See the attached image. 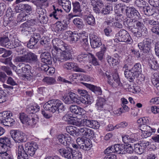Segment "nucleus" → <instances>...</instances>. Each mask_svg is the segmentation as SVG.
<instances>
[{"instance_id":"nucleus-55","label":"nucleus","mask_w":159,"mask_h":159,"mask_svg":"<svg viewBox=\"0 0 159 159\" xmlns=\"http://www.w3.org/2000/svg\"><path fill=\"white\" fill-rule=\"evenodd\" d=\"M135 3L138 7L143 8V10L146 7V2L143 0H136Z\"/></svg>"},{"instance_id":"nucleus-44","label":"nucleus","mask_w":159,"mask_h":159,"mask_svg":"<svg viewBox=\"0 0 159 159\" xmlns=\"http://www.w3.org/2000/svg\"><path fill=\"white\" fill-rule=\"evenodd\" d=\"M40 107L39 106L36 105L35 106H31L27 107L26 108V111L30 114L39 111Z\"/></svg>"},{"instance_id":"nucleus-14","label":"nucleus","mask_w":159,"mask_h":159,"mask_svg":"<svg viewBox=\"0 0 159 159\" xmlns=\"http://www.w3.org/2000/svg\"><path fill=\"white\" fill-rule=\"evenodd\" d=\"M123 147L122 145L116 144L109 147L105 150L104 152L107 154L112 152H116L119 154L121 153V151L123 150Z\"/></svg>"},{"instance_id":"nucleus-3","label":"nucleus","mask_w":159,"mask_h":159,"mask_svg":"<svg viewBox=\"0 0 159 159\" xmlns=\"http://www.w3.org/2000/svg\"><path fill=\"white\" fill-rule=\"evenodd\" d=\"M52 43L53 48L52 50V53L53 56H56L58 53L68 49L67 45L60 39H54Z\"/></svg>"},{"instance_id":"nucleus-30","label":"nucleus","mask_w":159,"mask_h":159,"mask_svg":"<svg viewBox=\"0 0 159 159\" xmlns=\"http://www.w3.org/2000/svg\"><path fill=\"white\" fill-rule=\"evenodd\" d=\"M106 100L102 98H98L96 101V107L98 110H103L104 107L105 106Z\"/></svg>"},{"instance_id":"nucleus-37","label":"nucleus","mask_w":159,"mask_h":159,"mask_svg":"<svg viewBox=\"0 0 159 159\" xmlns=\"http://www.w3.org/2000/svg\"><path fill=\"white\" fill-rule=\"evenodd\" d=\"M70 110L73 113L80 115L82 113L83 109L77 106L72 105L70 106Z\"/></svg>"},{"instance_id":"nucleus-47","label":"nucleus","mask_w":159,"mask_h":159,"mask_svg":"<svg viewBox=\"0 0 159 159\" xmlns=\"http://www.w3.org/2000/svg\"><path fill=\"white\" fill-rule=\"evenodd\" d=\"M28 15L25 13L22 12L20 13L17 16V20L18 22L24 21L26 20Z\"/></svg>"},{"instance_id":"nucleus-18","label":"nucleus","mask_w":159,"mask_h":159,"mask_svg":"<svg viewBox=\"0 0 159 159\" xmlns=\"http://www.w3.org/2000/svg\"><path fill=\"white\" fill-rule=\"evenodd\" d=\"M16 154L18 159H28V155L24 150L22 144H19L17 147Z\"/></svg>"},{"instance_id":"nucleus-11","label":"nucleus","mask_w":159,"mask_h":159,"mask_svg":"<svg viewBox=\"0 0 159 159\" xmlns=\"http://www.w3.org/2000/svg\"><path fill=\"white\" fill-rule=\"evenodd\" d=\"M35 24V21L34 19H31L21 24L20 26L22 33L26 34L30 32L31 30V26Z\"/></svg>"},{"instance_id":"nucleus-53","label":"nucleus","mask_w":159,"mask_h":159,"mask_svg":"<svg viewBox=\"0 0 159 159\" xmlns=\"http://www.w3.org/2000/svg\"><path fill=\"white\" fill-rule=\"evenodd\" d=\"M81 42L82 43L83 45L86 47L88 45V38L87 36H85L84 34H82L81 37V39H80Z\"/></svg>"},{"instance_id":"nucleus-38","label":"nucleus","mask_w":159,"mask_h":159,"mask_svg":"<svg viewBox=\"0 0 159 159\" xmlns=\"http://www.w3.org/2000/svg\"><path fill=\"white\" fill-rule=\"evenodd\" d=\"M69 94L72 103L75 102L77 104L79 103V102H80L79 101L80 97L77 94L72 92H70Z\"/></svg>"},{"instance_id":"nucleus-48","label":"nucleus","mask_w":159,"mask_h":159,"mask_svg":"<svg viewBox=\"0 0 159 159\" xmlns=\"http://www.w3.org/2000/svg\"><path fill=\"white\" fill-rule=\"evenodd\" d=\"M19 117L21 122L23 124H27L29 117L24 113H22L20 114Z\"/></svg>"},{"instance_id":"nucleus-64","label":"nucleus","mask_w":159,"mask_h":159,"mask_svg":"<svg viewBox=\"0 0 159 159\" xmlns=\"http://www.w3.org/2000/svg\"><path fill=\"white\" fill-rule=\"evenodd\" d=\"M1 155L3 157V159H13L11 154L7 152L2 153Z\"/></svg>"},{"instance_id":"nucleus-33","label":"nucleus","mask_w":159,"mask_h":159,"mask_svg":"<svg viewBox=\"0 0 159 159\" xmlns=\"http://www.w3.org/2000/svg\"><path fill=\"white\" fill-rule=\"evenodd\" d=\"M1 123L5 126L11 127L15 124V121L13 119L8 117L3 120Z\"/></svg>"},{"instance_id":"nucleus-27","label":"nucleus","mask_w":159,"mask_h":159,"mask_svg":"<svg viewBox=\"0 0 159 159\" xmlns=\"http://www.w3.org/2000/svg\"><path fill=\"white\" fill-rule=\"evenodd\" d=\"M91 38L90 44L93 48H96L102 45L100 39L96 35H93Z\"/></svg>"},{"instance_id":"nucleus-31","label":"nucleus","mask_w":159,"mask_h":159,"mask_svg":"<svg viewBox=\"0 0 159 159\" xmlns=\"http://www.w3.org/2000/svg\"><path fill=\"white\" fill-rule=\"evenodd\" d=\"M63 13L62 10L57 8L56 10L54 11L50 15V16H53L54 18L57 20H61L63 17Z\"/></svg>"},{"instance_id":"nucleus-42","label":"nucleus","mask_w":159,"mask_h":159,"mask_svg":"<svg viewBox=\"0 0 159 159\" xmlns=\"http://www.w3.org/2000/svg\"><path fill=\"white\" fill-rule=\"evenodd\" d=\"M89 55L84 53V52H81L79 55L77 57L78 60L80 62H84L88 59Z\"/></svg>"},{"instance_id":"nucleus-12","label":"nucleus","mask_w":159,"mask_h":159,"mask_svg":"<svg viewBox=\"0 0 159 159\" xmlns=\"http://www.w3.org/2000/svg\"><path fill=\"white\" fill-rule=\"evenodd\" d=\"M152 40L149 39H146L142 42L138 44V46L139 49L143 50L145 52H148L150 50Z\"/></svg>"},{"instance_id":"nucleus-59","label":"nucleus","mask_w":159,"mask_h":159,"mask_svg":"<svg viewBox=\"0 0 159 159\" xmlns=\"http://www.w3.org/2000/svg\"><path fill=\"white\" fill-rule=\"evenodd\" d=\"M140 129L141 130L142 132H143L146 131H150L153 129L150 126L147 125H140L139 126Z\"/></svg>"},{"instance_id":"nucleus-52","label":"nucleus","mask_w":159,"mask_h":159,"mask_svg":"<svg viewBox=\"0 0 159 159\" xmlns=\"http://www.w3.org/2000/svg\"><path fill=\"white\" fill-rule=\"evenodd\" d=\"M73 11L75 12H80L81 10L80 8V4L79 2H76L73 3Z\"/></svg>"},{"instance_id":"nucleus-56","label":"nucleus","mask_w":159,"mask_h":159,"mask_svg":"<svg viewBox=\"0 0 159 159\" xmlns=\"http://www.w3.org/2000/svg\"><path fill=\"white\" fill-rule=\"evenodd\" d=\"M10 141L9 139L5 137L0 138V143H2L5 145L9 147L10 144Z\"/></svg>"},{"instance_id":"nucleus-17","label":"nucleus","mask_w":159,"mask_h":159,"mask_svg":"<svg viewBox=\"0 0 159 159\" xmlns=\"http://www.w3.org/2000/svg\"><path fill=\"white\" fill-rule=\"evenodd\" d=\"M55 25L54 31L57 33L64 31L68 27L67 23L64 20L58 21Z\"/></svg>"},{"instance_id":"nucleus-23","label":"nucleus","mask_w":159,"mask_h":159,"mask_svg":"<svg viewBox=\"0 0 159 159\" xmlns=\"http://www.w3.org/2000/svg\"><path fill=\"white\" fill-rule=\"evenodd\" d=\"M126 12L129 18L134 17L136 19H139L140 18V15L139 13L134 8H128L126 10Z\"/></svg>"},{"instance_id":"nucleus-1","label":"nucleus","mask_w":159,"mask_h":159,"mask_svg":"<svg viewBox=\"0 0 159 159\" xmlns=\"http://www.w3.org/2000/svg\"><path fill=\"white\" fill-rule=\"evenodd\" d=\"M128 28L134 36L140 37L142 35H146L148 34L147 28L143 23L137 20H130L127 21Z\"/></svg>"},{"instance_id":"nucleus-25","label":"nucleus","mask_w":159,"mask_h":159,"mask_svg":"<svg viewBox=\"0 0 159 159\" xmlns=\"http://www.w3.org/2000/svg\"><path fill=\"white\" fill-rule=\"evenodd\" d=\"M66 33L70 35V41L72 43H75L78 39H80L82 35V34L80 33H76L75 32H73L70 31H68Z\"/></svg>"},{"instance_id":"nucleus-41","label":"nucleus","mask_w":159,"mask_h":159,"mask_svg":"<svg viewBox=\"0 0 159 159\" xmlns=\"http://www.w3.org/2000/svg\"><path fill=\"white\" fill-rule=\"evenodd\" d=\"M73 22L77 27L80 29L83 28L84 26L82 19L79 18L74 19Z\"/></svg>"},{"instance_id":"nucleus-15","label":"nucleus","mask_w":159,"mask_h":159,"mask_svg":"<svg viewBox=\"0 0 159 159\" xmlns=\"http://www.w3.org/2000/svg\"><path fill=\"white\" fill-rule=\"evenodd\" d=\"M63 67L67 70H71L76 72H84L85 70L83 68H81L76 64L72 62H67L65 63L63 65Z\"/></svg>"},{"instance_id":"nucleus-24","label":"nucleus","mask_w":159,"mask_h":159,"mask_svg":"<svg viewBox=\"0 0 159 159\" xmlns=\"http://www.w3.org/2000/svg\"><path fill=\"white\" fill-rule=\"evenodd\" d=\"M0 44L2 46L9 49H11L13 48V45L10 43L8 37L6 36L0 37Z\"/></svg>"},{"instance_id":"nucleus-63","label":"nucleus","mask_w":159,"mask_h":159,"mask_svg":"<svg viewBox=\"0 0 159 159\" xmlns=\"http://www.w3.org/2000/svg\"><path fill=\"white\" fill-rule=\"evenodd\" d=\"M112 9V7L110 6H107L103 8L102 10V13L104 15H107L109 13L110 11Z\"/></svg>"},{"instance_id":"nucleus-34","label":"nucleus","mask_w":159,"mask_h":159,"mask_svg":"<svg viewBox=\"0 0 159 159\" xmlns=\"http://www.w3.org/2000/svg\"><path fill=\"white\" fill-rule=\"evenodd\" d=\"M148 64L151 68L154 70H157L158 68L157 61L154 58H151L148 60Z\"/></svg>"},{"instance_id":"nucleus-62","label":"nucleus","mask_w":159,"mask_h":159,"mask_svg":"<svg viewBox=\"0 0 159 159\" xmlns=\"http://www.w3.org/2000/svg\"><path fill=\"white\" fill-rule=\"evenodd\" d=\"M36 11L38 13V15H37V18L46 15V10L41 7L38 8Z\"/></svg>"},{"instance_id":"nucleus-4","label":"nucleus","mask_w":159,"mask_h":159,"mask_svg":"<svg viewBox=\"0 0 159 159\" xmlns=\"http://www.w3.org/2000/svg\"><path fill=\"white\" fill-rule=\"evenodd\" d=\"M13 61L15 62L31 63L32 62H37L38 59L37 56L36 54L30 52H26L23 56L16 57L14 59Z\"/></svg>"},{"instance_id":"nucleus-10","label":"nucleus","mask_w":159,"mask_h":159,"mask_svg":"<svg viewBox=\"0 0 159 159\" xmlns=\"http://www.w3.org/2000/svg\"><path fill=\"white\" fill-rule=\"evenodd\" d=\"M53 60L55 62H62L70 59L72 58V55L68 49L65 50L62 52L58 53L56 56H53Z\"/></svg>"},{"instance_id":"nucleus-8","label":"nucleus","mask_w":159,"mask_h":159,"mask_svg":"<svg viewBox=\"0 0 159 159\" xmlns=\"http://www.w3.org/2000/svg\"><path fill=\"white\" fill-rule=\"evenodd\" d=\"M51 45L47 44L45 46L44 50L47 51L43 52L42 50L39 51V53L40 54V57L42 62L45 63L50 64L52 62V58L50 54L48 52L51 49Z\"/></svg>"},{"instance_id":"nucleus-50","label":"nucleus","mask_w":159,"mask_h":159,"mask_svg":"<svg viewBox=\"0 0 159 159\" xmlns=\"http://www.w3.org/2000/svg\"><path fill=\"white\" fill-rule=\"evenodd\" d=\"M40 35L38 33H34L31 35L30 38V41H33L35 43H37L40 39Z\"/></svg>"},{"instance_id":"nucleus-13","label":"nucleus","mask_w":159,"mask_h":159,"mask_svg":"<svg viewBox=\"0 0 159 159\" xmlns=\"http://www.w3.org/2000/svg\"><path fill=\"white\" fill-rule=\"evenodd\" d=\"M25 151L27 155L32 156L36 150L38 148V145L36 143L32 144L30 142L26 143L25 145Z\"/></svg>"},{"instance_id":"nucleus-2","label":"nucleus","mask_w":159,"mask_h":159,"mask_svg":"<svg viewBox=\"0 0 159 159\" xmlns=\"http://www.w3.org/2000/svg\"><path fill=\"white\" fill-rule=\"evenodd\" d=\"M44 108L50 112L54 113L65 109L63 103L59 100L53 99L48 101L43 106Z\"/></svg>"},{"instance_id":"nucleus-9","label":"nucleus","mask_w":159,"mask_h":159,"mask_svg":"<svg viewBox=\"0 0 159 159\" xmlns=\"http://www.w3.org/2000/svg\"><path fill=\"white\" fill-rule=\"evenodd\" d=\"M10 134L12 138L16 143L25 142L27 140V135L21 131L12 130L10 131Z\"/></svg>"},{"instance_id":"nucleus-39","label":"nucleus","mask_w":159,"mask_h":159,"mask_svg":"<svg viewBox=\"0 0 159 159\" xmlns=\"http://www.w3.org/2000/svg\"><path fill=\"white\" fill-rule=\"evenodd\" d=\"M79 103L78 104H80L81 103L84 104H91L93 102V98L91 96H89L88 97H84V98H79Z\"/></svg>"},{"instance_id":"nucleus-21","label":"nucleus","mask_w":159,"mask_h":159,"mask_svg":"<svg viewBox=\"0 0 159 159\" xmlns=\"http://www.w3.org/2000/svg\"><path fill=\"white\" fill-rule=\"evenodd\" d=\"M59 151L60 154L65 157L68 159H72L73 153L70 148H61L60 149Z\"/></svg>"},{"instance_id":"nucleus-49","label":"nucleus","mask_w":159,"mask_h":159,"mask_svg":"<svg viewBox=\"0 0 159 159\" xmlns=\"http://www.w3.org/2000/svg\"><path fill=\"white\" fill-rule=\"evenodd\" d=\"M90 1L91 5L93 7H102L103 6V3L101 0H90Z\"/></svg>"},{"instance_id":"nucleus-20","label":"nucleus","mask_w":159,"mask_h":159,"mask_svg":"<svg viewBox=\"0 0 159 159\" xmlns=\"http://www.w3.org/2000/svg\"><path fill=\"white\" fill-rule=\"evenodd\" d=\"M149 145L148 142L146 143H142L140 145L139 144H134V151L138 154H141L144 152L145 148Z\"/></svg>"},{"instance_id":"nucleus-60","label":"nucleus","mask_w":159,"mask_h":159,"mask_svg":"<svg viewBox=\"0 0 159 159\" xmlns=\"http://www.w3.org/2000/svg\"><path fill=\"white\" fill-rule=\"evenodd\" d=\"M155 129H151L150 131H146L142 133V135L145 138H147L150 136L152 134V133L155 132Z\"/></svg>"},{"instance_id":"nucleus-51","label":"nucleus","mask_w":159,"mask_h":159,"mask_svg":"<svg viewBox=\"0 0 159 159\" xmlns=\"http://www.w3.org/2000/svg\"><path fill=\"white\" fill-rule=\"evenodd\" d=\"M16 72L19 76H23L25 77V79H27L28 80H30L32 76L31 75H30L29 77L23 74V72L22 70V68L21 69H16L15 70Z\"/></svg>"},{"instance_id":"nucleus-7","label":"nucleus","mask_w":159,"mask_h":159,"mask_svg":"<svg viewBox=\"0 0 159 159\" xmlns=\"http://www.w3.org/2000/svg\"><path fill=\"white\" fill-rule=\"evenodd\" d=\"M116 38L115 39V42H123L128 43H132L133 40L128 33L124 30H121L116 34Z\"/></svg>"},{"instance_id":"nucleus-28","label":"nucleus","mask_w":159,"mask_h":159,"mask_svg":"<svg viewBox=\"0 0 159 159\" xmlns=\"http://www.w3.org/2000/svg\"><path fill=\"white\" fill-rule=\"evenodd\" d=\"M131 69L132 71L137 75V77L142 78V80H144L143 75L141 74V66L140 63H136Z\"/></svg>"},{"instance_id":"nucleus-54","label":"nucleus","mask_w":159,"mask_h":159,"mask_svg":"<svg viewBox=\"0 0 159 159\" xmlns=\"http://www.w3.org/2000/svg\"><path fill=\"white\" fill-rule=\"evenodd\" d=\"M77 93L82 97H88L89 96H91L86 90L79 89L77 90Z\"/></svg>"},{"instance_id":"nucleus-58","label":"nucleus","mask_w":159,"mask_h":159,"mask_svg":"<svg viewBox=\"0 0 159 159\" xmlns=\"http://www.w3.org/2000/svg\"><path fill=\"white\" fill-rule=\"evenodd\" d=\"M43 81L46 82L48 84H52L55 83V80L52 78L46 77L43 80Z\"/></svg>"},{"instance_id":"nucleus-16","label":"nucleus","mask_w":159,"mask_h":159,"mask_svg":"<svg viewBox=\"0 0 159 159\" xmlns=\"http://www.w3.org/2000/svg\"><path fill=\"white\" fill-rule=\"evenodd\" d=\"M79 128L77 130L78 133L83 137H92L94 135V131L91 129L85 127H79Z\"/></svg>"},{"instance_id":"nucleus-5","label":"nucleus","mask_w":159,"mask_h":159,"mask_svg":"<svg viewBox=\"0 0 159 159\" xmlns=\"http://www.w3.org/2000/svg\"><path fill=\"white\" fill-rule=\"evenodd\" d=\"M73 124L74 125L78 127H81L86 125L95 129H98L100 126L99 124L97 121L85 119L80 121H75Z\"/></svg>"},{"instance_id":"nucleus-19","label":"nucleus","mask_w":159,"mask_h":159,"mask_svg":"<svg viewBox=\"0 0 159 159\" xmlns=\"http://www.w3.org/2000/svg\"><path fill=\"white\" fill-rule=\"evenodd\" d=\"M57 139L61 143L66 146L69 145L71 142V137L67 134H60L57 136Z\"/></svg>"},{"instance_id":"nucleus-6","label":"nucleus","mask_w":159,"mask_h":159,"mask_svg":"<svg viewBox=\"0 0 159 159\" xmlns=\"http://www.w3.org/2000/svg\"><path fill=\"white\" fill-rule=\"evenodd\" d=\"M103 75L105 77L108 79V84L115 87H119L122 86V84L120 81L119 77L117 73L113 74L112 77L108 72H106L103 73Z\"/></svg>"},{"instance_id":"nucleus-46","label":"nucleus","mask_w":159,"mask_h":159,"mask_svg":"<svg viewBox=\"0 0 159 159\" xmlns=\"http://www.w3.org/2000/svg\"><path fill=\"white\" fill-rule=\"evenodd\" d=\"M86 20L89 25L93 26L95 25V19L92 15H89L86 17Z\"/></svg>"},{"instance_id":"nucleus-43","label":"nucleus","mask_w":159,"mask_h":159,"mask_svg":"<svg viewBox=\"0 0 159 159\" xmlns=\"http://www.w3.org/2000/svg\"><path fill=\"white\" fill-rule=\"evenodd\" d=\"M107 60L109 64L112 66H116L118 64L119 62L118 59H115L108 55L107 57Z\"/></svg>"},{"instance_id":"nucleus-57","label":"nucleus","mask_w":159,"mask_h":159,"mask_svg":"<svg viewBox=\"0 0 159 159\" xmlns=\"http://www.w3.org/2000/svg\"><path fill=\"white\" fill-rule=\"evenodd\" d=\"M62 98L61 99L66 104H71L72 103L69 95H68L67 93L65 94Z\"/></svg>"},{"instance_id":"nucleus-26","label":"nucleus","mask_w":159,"mask_h":159,"mask_svg":"<svg viewBox=\"0 0 159 159\" xmlns=\"http://www.w3.org/2000/svg\"><path fill=\"white\" fill-rule=\"evenodd\" d=\"M58 2L66 12H70L71 8V3L70 1L68 0H58Z\"/></svg>"},{"instance_id":"nucleus-36","label":"nucleus","mask_w":159,"mask_h":159,"mask_svg":"<svg viewBox=\"0 0 159 159\" xmlns=\"http://www.w3.org/2000/svg\"><path fill=\"white\" fill-rule=\"evenodd\" d=\"M15 46L13 48H15V50L19 55H22L25 54L26 52V50L22 46L20 45L18 43L15 44Z\"/></svg>"},{"instance_id":"nucleus-45","label":"nucleus","mask_w":159,"mask_h":159,"mask_svg":"<svg viewBox=\"0 0 159 159\" xmlns=\"http://www.w3.org/2000/svg\"><path fill=\"white\" fill-rule=\"evenodd\" d=\"M143 11L145 14L148 16L152 15L155 12L153 8L146 7L144 8Z\"/></svg>"},{"instance_id":"nucleus-35","label":"nucleus","mask_w":159,"mask_h":159,"mask_svg":"<svg viewBox=\"0 0 159 159\" xmlns=\"http://www.w3.org/2000/svg\"><path fill=\"white\" fill-rule=\"evenodd\" d=\"M39 117L36 115H35L33 117H29L28 120L27 125L31 127H34L37 123L38 121Z\"/></svg>"},{"instance_id":"nucleus-32","label":"nucleus","mask_w":159,"mask_h":159,"mask_svg":"<svg viewBox=\"0 0 159 159\" xmlns=\"http://www.w3.org/2000/svg\"><path fill=\"white\" fill-rule=\"evenodd\" d=\"M123 141L125 143H133L137 140V139L133 137V136H129L127 135H123L122 136Z\"/></svg>"},{"instance_id":"nucleus-40","label":"nucleus","mask_w":159,"mask_h":159,"mask_svg":"<svg viewBox=\"0 0 159 159\" xmlns=\"http://www.w3.org/2000/svg\"><path fill=\"white\" fill-rule=\"evenodd\" d=\"M83 145L80 146V148L84 150H89L92 146L91 140L88 139L85 140Z\"/></svg>"},{"instance_id":"nucleus-61","label":"nucleus","mask_w":159,"mask_h":159,"mask_svg":"<svg viewBox=\"0 0 159 159\" xmlns=\"http://www.w3.org/2000/svg\"><path fill=\"white\" fill-rule=\"evenodd\" d=\"M6 94L2 90H0V103L4 102L6 100Z\"/></svg>"},{"instance_id":"nucleus-29","label":"nucleus","mask_w":159,"mask_h":159,"mask_svg":"<svg viewBox=\"0 0 159 159\" xmlns=\"http://www.w3.org/2000/svg\"><path fill=\"white\" fill-rule=\"evenodd\" d=\"M83 84L86 87L92 90L95 93L98 95H101V94L102 90L100 87L86 83H83Z\"/></svg>"},{"instance_id":"nucleus-22","label":"nucleus","mask_w":159,"mask_h":159,"mask_svg":"<svg viewBox=\"0 0 159 159\" xmlns=\"http://www.w3.org/2000/svg\"><path fill=\"white\" fill-rule=\"evenodd\" d=\"M124 75L125 77L128 79L130 82L133 81L135 78H137L139 80H142V78L137 77V75L132 71L131 69L129 70H124Z\"/></svg>"}]
</instances>
